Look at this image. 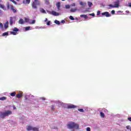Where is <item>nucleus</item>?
Returning a JSON list of instances; mask_svg holds the SVG:
<instances>
[{
  "label": "nucleus",
  "instance_id": "2eb2a0df",
  "mask_svg": "<svg viewBox=\"0 0 131 131\" xmlns=\"http://www.w3.org/2000/svg\"><path fill=\"white\" fill-rule=\"evenodd\" d=\"M23 94L22 93H19L18 94L16 95V98L20 99V98H22Z\"/></svg>",
  "mask_w": 131,
  "mask_h": 131
},
{
  "label": "nucleus",
  "instance_id": "e433bc0d",
  "mask_svg": "<svg viewBox=\"0 0 131 131\" xmlns=\"http://www.w3.org/2000/svg\"><path fill=\"white\" fill-rule=\"evenodd\" d=\"M51 110H52V111H54V110H55V106L54 105L51 106Z\"/></svg>",
  "mask_w": 131,
  "mask_h": 131
},
{
  "label": "nucleus",
  "instance_id": "6ab92c4d",
  "mask_svg": "<svg viewBox=\"0 0 131 131\" xmlns=\"http://www.w3.org/2000/svg\"><path fill=\"white\" fill-rule=\"evenodd\" d=\"M40 11L43 14H47V12H46V10H45V9H43V8H40Z\"/></svg>",
  "mask_w": 131,
  "mask_h": 131
},
{
  "label": "nucleus",
  "instance_id": "f8f14e48",
  "mask_svg": "<svg viewBox=\"0 0 131 131\" xmlns=\"http://www.w3.org/2000/svg\"><path fill=\"white\" fill-rule=\"evenodd\" d=\"M27 130H33V127L28 125L27 126Z\"/></svg>",
  "mask_w": 131,
  "mask_h": 131
},
{
  "label": "nucleus",
  "instance_id": "7ed1b4c3",
  "mask_svg": "<svg viewBox=\"0 0 131 131\" xmlns=\"http://www.w3.org/2000/svg\"><path fill=\"white\" fill-rule=\"evenodd\" d=\"M38 6H40V1H39V0H34L31 4L32 9L34 10H37Z\"/></svg>",
  "mask_w": 131,
  "mask_h": 131
},
{
  "label": "nucleus",
  "instance_id": "423d86ee",
  "mask_svg": "<svg viewBox=\"0 0 131 131\" xmlns=\"http://www.w3.org/2000/svg\"><path fill=\"white\" fill-rule=\"evenodd\" d=\"M115 8H119V4H120V0H117L114 2Z\"/></svg>",
  "mask_w": 131,
  "mask_h": 131
},
{
  "label": "nucleus",
  "instance_id": "37998d69",
  "mask_svg": "<svg viewBox=\"0 0 131 131\" xmlns=\"http://www.w3.org/2000/svg\"><path fill=\"white\" fill-rule=\"evenodd\" d=\"M90 15L92 16L93 17H95V13H93L90 14Z\"/></svg>",
  "mask_w": 131,
  "mask_h": 131
},
{
  "label": "nucleus",
  "instance_id": "dca6fc26",
  "mask_svg": "<svg viewBox=\"0 0 131 131\" xmlns=\"http://www.w3.org/2000/svg\"><path fill=\"white\" fill-rule=\"evenodd\" d=\"M24 23H25L24 20H23L22 18H20L19 20V24H24Z\"/></svg>",
  "mask_w": 131,
  "mask_h": 131
},
{
  "label": "nucleus",
  "instance_id": "393cba45",
  "mask_svg": "<svg viewBox=\"0 0 131 131\" xmlns=\"http://www.w3.org/2000/svg\"><path fill=\"white\" fill-rule=\"evenodd\" d=\"M32 131H39L38 128L33 127Z\"/></svg>",
  "mask_w": 131,
  "mask_h": 131
},
{
  "label": "nucleus",
  "instance_id": "6e6d98bb",
  "mask_svg": "<svg viewBox=\"0 0 131 131\" xmlns=\"http://www.w3.org/2000/svg\"><path fill=\"white\" fill-rule=\"evenodd\" d=\"M0 13H2V11H1V10H0Z\"/></svg>",
  "mask_w": 131,
  "mask_h": 131
},
{
  "label": "nucleus",
  "instance_id": "a18cd8bd",
  "mask_svg": "<svg viewBox=\"0 0 131 131\" xmlns=\"http://www.w3.org/2000/svg\"><path fill=\"white\" fill-rule=\"evenodd\" d=\"M86 131H91V128H90V127H87L86 128Z\"/></svg>",
  "mask_w": 131,
  "mask_h": 131
},
{
  "label": "nucleus",
  "instance_id": "f3484780",
  "mask_svg": "<svg viewBox=\"0 0 131 131\" xmlns=\"http://www.w3.org/2000/svg\"><path fill=\"white\" fill-rule=\"evenodd\" d=\"M4 27H5V29H7V28H8V27H9V21H7L5 24Z\"/></svg>",
  "mask_w": 131,
  "mask_h": 131
},
{
  "label": "nucleus",
  "instance_id": "a19ab883",
  "mask_svg": "<svg viewBox=\"0 0 131 131\" xmlns=\"http://www.w3.org/2000/svg\"><path fill=\"white\" fill-rule=\"evenodd\" d=\"M100 14H101V11H98L97 13V15L99 16L100 15Z\"/></svg>",
  "mask_w": 131,
  "mask_h": 131
},
{
  "label": "nucleus",
  "instance_id": "c85d7f7f",
  "mask_svg": "<svg viewBox=\"0 0 131 131\" xmlns=\"http://www.w3.org/2000/svg\"><path fill=\"white\" fill-rule=\"evenodd\" d=\"M0 28L1 29H3L4 28V26L3 25V24L2 23H0Z\"/></svg>",
  "mask_w": 131,
  "mask_h": 131
},
{
  "label": "nucleus",
  "instance_id": "4c0bfd02",
  "mask_svg": "<svg viewBox=\"0 0 131 131\" xmlns=\"http://www.w3.org/2000/svg\"><path fill=\"white\" fill-rule=\"evenodd\" d=\"M108 6L110 7L111 8H115V5H112V4L109 5Z\"/></svg>",
  "mask_w": 131,
  "mask_h": 131
},
{
  "label": "nucleus",
  "instance_id": "aec40b11",
  "mask_svg": "<svg viewBox=\"0 0 131 131\" xmlns=\"http://www.w3.org/2000/svg\"><path fill=\"white\" fill-rule=\"evenodd\" d=\"M88 5L89 8H91V7H92V6H93V3L92 2H88Z\"/></svg>",
  "mask_w": 131,
  "mask_h": 131
},
{
  "label": "nucleus",
  "instance_id": "b1692460",
  "mask_svg": "<svg viewBox=\"0 0 131 131\" xmlns=\"http://www.w3.org/2000/svg\"><path fill=\"white\" fill-rule=\"evenodd\" d=\"M6 35H9V32H5L3 34L2 36H6Z\"/></svg>",
  "mask_w": 131,
  "mask_h": 131
},
{
  "label": "nucleus",
  "instance_id": "1a4fd4ad",
  "mask_svg": "<svg viewBox=\"0 0 131 131\" xmlns=\"http://www.w3.org/2000/svg\"><path fill=\"white\" fill-rule=\"evenodd\" d=\"M23 3L25 5H28L30 4V0H23Z\"/></svg>",
  "mask_w": 131,
  "mask_h": 131
},
{
  "label": "nucleus",
  "instance_id": "c756f323",
  "mask_svg": "<svg viewBox=\"0 0 131 131\" xmlns=\"http://www.w3.org/2000/svg\"><path fill=\"white\" fill-rule=\"evenodd\" d=\"M126 127L127 129H129V130L131 131V127H130V126L127 125V126H126Z\"/></svg>",
  "mask_w": 131,
  "mask_h": 131
},
{
  "label": "nucleus",
  "instance_id": "0eeeda50",
  "mask_svg": "<svg viewBox=\"0 0 131 131\" xmlns=\"http://www.w3.org/2000/svg\"><path fill=\"white\" fill-rule=\"evenodd\" d=\"M102 16H105V17H111V14H110L108 12L106 11L101 13Z\"/></svg>",
  "mask_w": 131,
  "mask_h": 131
},
{
  "label": "nucleus",
  "instance_id": "bb28decb",
  "mask_svg": "<svg viewBox=\"0 0 131 131\" xmlns=\"http://www.w3.org/2000/svg\"><path fill=\"white\" fill-rule=\"evenodd\" d=\"M45 2L46 5H49L50 4V0H45Z\"/></svg>",
  "mask_w": 131,
  "mask_h": 131
},
{
  "label": "nucleus",
  "instance_id": "5fc2aeb1",
  "mask_svg": "<svg viewBox=\"0 0 131 131\" xmlns=\"http://www.w3.org/2000/svg\"><path fill=\"white\" fill-rule=\"evenodd\" d=\"M62 2H65V0H61Z\"/></svg>",
  "mask_w": 131,
  "mask_h": 131
},
{
  "label": "nucleus",
  "instance_id": "9b49d317",
  "mask_svg": "<svg viewBox=\"0 0 131 131\" xmlns=\"http://www.w3.org/2000/svg\"><path fill=\"white\" fill-rule=\"evenodd\" d=\"M56 6L58 9V10H60V8H61V3L57 2L56 4Z\"/></svg>",
  "mask_w": 131,
  "mask_h": 131
},
{
  "label": "nucleus",
  "instance_id": "473e14b6",
  "mask_svg": "<svg viewBox=\"0 0 131 131\" xmlns=\"http://www.w3.org/2000/svg\"><path fill=\"white\" fill-rule=\"evenodd\" d=\"M25 21H26L27 23H28V22H29V18H25Z\"/></svg>",
  "mask_w": 131,
  "mask_h": 131
},
{
  "label": "nucleus",
  "instance_id": "9d476101",
  "mask_svg": "<svg viewBox=\"0 0 131 131\" xmlns=\"http://www.w3.org/2000/svg\"><path fill=\"white\" fill-rule=\"evenodd\" d=\"M51 14H52V15H53V16H59V15H60V14H59L58 13H57L56 11H52L51 12Z\"/></svg>",
  "mask_w": 131,
  "mask_h": 131
},
{
  "label": "nucleus",
  "instance_id": "8fccbe9b",
  "mask_svg": "<svg viewBox=\"0 0 131 131\" xmlns=\"http://www.w3.org/2000/svg\"><path fill=\"white\" fill-rule=\"evenodd\" d=\"M128 7H130V8L131 7V3H128Z\"/></svg>",
  "mask_w": 131,
  "mask_h": 131
},
{
  "label": "nucleus",
  "instance_id": "ea45409f",
  "mask_svg": "<svg viewBox=\"0 0 131 131\" xmlns=\"http://www.w3.org/2000/svg\"><path fill=\"white\" fill-rule=\"evenodd\" d=\"M47 25L48 26H49V25H51V21H48L47 23Z\"/></svg>",
  "mask_w": 131,
  "mask_h": 131
},
{
  "label": "nucleus",
  "instance_id": "603ef678",
  "mask_svg": "<svg viewBox=\"0 0 131 131\" xmlns=\"http://www.w3.org/2000/svg\"><path fill=\"white\" fill-rule=\"evenodd\" d=\"M42 100H46V98H42Z\"/></svg>",
  "mask_w": 131,
  "mask_h": 131
},
{
  "label": "nucleus",
  "instance_id": "864d4df0",
  "mask_svg": "<svg viewBox=\"0 0 131 131\" xmlns=\"http://www.w3.org/2000/svg\"><path fill=\"white\" fill-rule=\"evenodd\" d=\"M17 2H20V0H16Z\"/></svg>",
  "mask_w": 131,
  "mask_h": 131
},
{
  "label": "nucleus",
  "instance_id": "f704fd0d",
  "mask_svg": "<svg viewBox=\"0 0 131 131\" xmlns=\"http://www.w3.org/2000/svg\"><path fill=\"white\" fill-rule=\"evenodd\" d=\"M78 111H80V112H84L83 111V109H82V108H78Z\"/></svg>",
  "mask_w": 131,
  "mask_h": 131
},
{
  "label": "nucleus",
  "instance_id": "412c9836",
  "mask_svg": "<svg viewBox=\"0 0 131 131\" xmlns=\"http://www.w3.org/2000/svg\"><path fill=\"white\" fill-rule=\"evenodd\" d=\"M10 96H11V97H15L16 96V92L10 93Z\"/></svg>",
  "mask_w": 131,
  "mask_h": 131
},
{
  "label": "nucleus",
  "instance_id": "49530a36",
  "mask_svg": "<svg viewBox=\"0 0 131 131\" xmlns=\"http://www.w3.org/2000/svg\"><path fill=\"white\" fill-rule=\"evenodd\" d=\"M72 7H75V3H73L71 5Z\"/></svg>",
  "mask_w": 131,
  "mask_h": 131
},
{
  "label": "nucleus",
  "instance_id": "3c124183",
  "mask_svg": "<svg viewBox=\"0 0 131 131\" xmlns=\"http://www.w3.org/2000/svg\"><path fill=\"white\" fill-rule=\"evenodd\" d=\"M45 21V22H47V21H48V18H46Z\"/></svg>",
  "mask_w": 131,
  "mask_h": 131
},
{
  "label": "nucleus",
  "instance_id": "f257e3e1",
  "mask_svg": "<svg viewBox=\"0 0 131 131\" xmlns=\"http://www.w3.org/2000/svg\"><path fill=\"white\" fill-rule=\"evenodd\" d=\"M67 127L69 129H72V128H75V129H79V125L74 122H71L67 124Z\"/></svg>",
  "mask_w": 131,
  "mask_h": 131
},
{
  "label": "nucleus",
  "instance_id": "20e7f679",
  "mask_svg": "<svg viewBox=\"0 0 131 131\" xmlns=\"http://www.w3.org/2000/svg\"><path fill=\"white\" fill-rule=\"evenodd\" d=\"M7 10H9L10 7V9L11 10H12V11H13V13L17 12V10L14 9V6L13 5H10V3L9 2L7 3Z\"/></svg>",
  "mask_w": 131,
  "mask_h": 131
},
{
  "label": "nucleus",
  "instance_id": "a211bd4d",
  "mask_svg": "<svg viewBox=\"0 0 131 131\" xmlns=\"http://www.w3.org/2000/svg\"><path fill=\"white\" fill-rule=\"evenodd\" d=\"M80 17H81V18H84V19H88V15H86L82 14L80 15Z\"/></svg>",
  "mask_w": 131,
  "mask_h": 131
},
{
  "label": "nucleus",
  "instance_id": "72a5a7b5",
  "mask_svg": "<svg viewBox=\"0 0 131 131\" xmlns=\"http://www.w3.org/2000/svg\"><path fill=\"white\" fill-rule=\"evenodd\" d=\"M25 29H26V31H27L29 30V29H30V27H26Z\"/></svg>",
  "mask_w": 131,
  "mask_h": 131
},
{
  "label": "nucleus",
  "instance_id": "6e6552de",
  "mask_svg": "<svg viewBox=\"0 0 131 131\" xmlns=\"http://www.w3.org/2000/svg\"><path fill=\"white\" fill-rule=\"evenodd\" d=\"M76 105H74L73 104H71L69 105H68L67 108L68 109H74V108H76Z\"/></svg>",
  "mask_w": 131,
  "mask_h": 131
},
{
  "label": "nucleus",
  "instance_id": "c03bdc74",
  "mask_svg": "<svg viewBox=\"0 0 131 131\" xmlns=\"http://www.w3.org/2000/svg\"><path fill=\"white\" fill-rule=\"evenodd\" d=\"M80 6H83L84 5V3H83L82 2H80Z\"/></svg>",
  "mask_w": 131,
  "mask_h": 131
},
{
  "label": "nucleus",
  "instance_id": "4be33fe9",
  "mask_svg": "<svg viewBox=\"0 0 131 131\" xmlns=\"http://www.w3.org/2000/svg\"><path fill=\"white\" fill-rule=\"evenodd\" d=\"M1 101H5V100H7V97H3L0 98Z\"/></svg>",
  "mask_w": 131,
  "mask_h": 131
},
{
  "label": "nucleus",
  "instance_id": "7c9ffc66",
  "mask_svg": "<svg viewBox=\"0 0 131 131\" xmlns=\"http://www.w3.org/2000/svg\"><path fill=\"white\" fill-rule=\"evenodd\" d=\"M10 2H12V3H13L14 5H17V2H16V1H15L14 0H10Z\"/></svg>",
  "mask_w": 131,
  "mask_h": 131
},
{
  "label": "nucleus",
  "instance_id": "de8ad7c7",
  "mask_svg": "<svg viewBox=\"0 0 131 131\" xmlns=\"http://www.w3.org/2000/svg\"><path fill=\"white\" fill-rule=\"evenodd\" d=\"M61 23H62V24H64L65 23V21L64 20H62L61 21H60Z\"/></svg>",
  "mask_w": 131,
  "mask_h": 131
},
{
  "label": "nucleus",
  "instance_id": "ddd939ff",
  "mask_svg": "<svg viewBox=\"0 0 131 131\" xmlns=\"http://www.w3.org/2000/svg\"><path fill=\"white\" fill-rule=\"evenodd\" d=\"M0 8L1 9H3V10H4V11H6V10H7L6 6H5V5H4L3 4H0Z\"/></svg>",
  "mask_w": 131,
  "mask_h": 131
},
{
  "label": "nucleus",
  "instance_id": "cd10ccee",
  "mask_svg": "<svg viewBox=\"0 0 131 131\" xmlns=\"http://www.w3.org/2000/svg\"><path fill=\"white\" fill-rule=\"evenodd\" d=\"M70 11L72 13H74V12H76V9H71Z\"/></svg>",
  "mask_w": 131,
  "mask_h": 131
},
{
  "label": "nucleus",
  "instance_id": "58836bf2",
  "mask_svg": "<svg viewBox=\"0 0 131 131\" xmlns=\"http://www.w3.org/2000/svg\"><path fill=\"white\" fill-rule=\"evenodd\" d=\"M70 20H74V17H73V16H70Z\"/></svg>",
  "mask_w": 131,
  "mask_h": 131
},
{
  "label": "nucleus",
  "instance_id": "4468645a",
  "mask_svg": "<svg viewBox=\"0 0 131 131\" xmlns=\"http://www.w3.org/2000/svg\"><path fill=\"white\" fill-rule=\"evenodd\" d=\"M9 23L10 25L12 26V25H13V23H14L13 21V17H10Z\"/></svg>",
  "mask_w": 131,
  "mask_h": 131
},
{
  "label": "nucleus",
  "instance_id": "f03ea898",
  "mask_svg": "<svg viewBox=\"0 0 131 131\" xmlns=\"http://www.w3.org/2000/svg\"><path fill=\"white\" fill-rule=\"evenodd\" d=\"M12 114H13V113L12 112V111L10 110L5 111L4 112H1L0 117L1 118L4 119V118H6V117L9 116V115H12Z\"/></svg>",
  "mask_w": 131,
  "mask_h": 131
},
{
  "label": "nucleus",
  "instance_id": "09e8293b",
  "mask_svg": "<svg viewBox=\"0 0 131 131\" xmlns=\"http://www.w3.org/2000/svg\"><path fill=\"white\" fill-rule=\"evenodd\" d=\"M127 119L129 120V121H131V117H128Z\"/></svg>",
  "mask_w": 131,
  "mask_h": 131
},
{
  "label": "nucleus",
  "instance_id": "2f4dec72",
  "mask_svg": "<svg viewBox=\"0 0 131 131\" xmlns=\"http://www.w3.org/2000/svg\"><path fill=\"white\" fill-rule=\"evenodd\" d=\"M65 7L66 9H70V5H67L65 6Z\"/></svg>",
  "mask_w": 131,
  "mask_h": 131
},
{
  "label": "nucleus",
  "instance_id": "5701e85b",
  "mask_svg": "<svg viewBox=\"0 0 131 131\" xmlns=\"http://www.w3.org/2000/svg\"><path fill=\"white\" fill-rule=\"evenodd\" d=\"M100 116L102 118H104L105 117V114L103 112H100Z\"/></svg>",
  "mask_w": 131,
  "mask_h": 131
},
{
  "label": "nucleus",
  "instance_id": "79ce46f5",
  "mask_svg": "<svg viewBox=\"0 0 131 131\" xmlns=\"http://www.w3.org/2000/svg\"><path fill=\"white\" fill-rule=\"evenodd\" d=\"M111 13L113 14V15H114V14H115V10H112L111 11Z\"/></svg>",
  "mask_w": 131,
  "mask_h": 131
},
{
  "label": "nucleus",
  "instance_id": "a878e982",
  "mask_svg": "<svg viewBox=\"0 0 131 131\" xmlns=\"http://www.w3.org/2000/svg\"><path fill=\"white\" fill-rule=\"evenodd\" d=\"M54 23L55 24H57V25H60V21L59 20H55Z\"/></svg>",
  "mask_w": 131,
  "mask_h": 131
},
{
  "label": "nucleus",
  "instance_id": "39448f33",
  "mask_svg": "<svg viewBox=\"0 0 131 131\" xmlns=\"http://www.w3.org/2000/svg\"><path fill=\"white\" fill-rule=\"evenodd\" d=\"M18 31H19V29H18L17 28H14L13 29V31L11 32L10 33H11V34H12L13 35H16V34H18L17 33V32H18Z\"/></svg>",
  "mask_w": 131,
  "mask_h": 131
},
{
  "label": "nucleus",
  "instance_id": "c9c22d12",
  "mask_svg": "<svg viewBox=\"0 0 131 131\" xmlns=\"http://www.w3.org/2000/svg\"><path fill=\"white\" fill-rule=\"evenodd\" d=\"M35 20H33L31 23H30V24H35Z\"/></svg>",
  "mask_w": 131,
  "mask_h": 131
}]
</instances>
